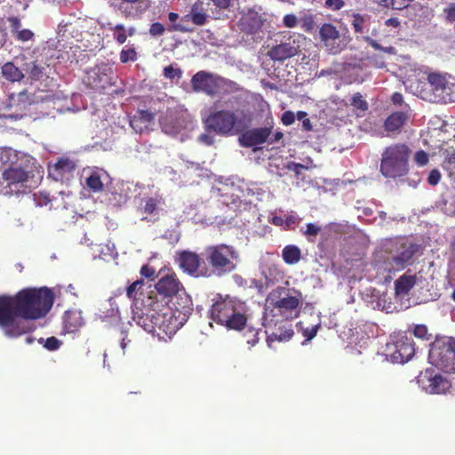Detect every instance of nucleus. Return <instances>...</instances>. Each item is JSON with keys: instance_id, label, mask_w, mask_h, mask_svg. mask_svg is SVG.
Listing matches in <instances>:
<instances>
[{"instance_id": "45", "label": "nucleus", "mask_w": 455, "mask_h": 455, "mask_svg": "<svg viewBox=\"0 0 455 455\" xmlns=\"http://www.w3.org/2000/svg\"><path fill=\"white\" fill-rule=\"evenodd\" d=\"M428 154L424 150H419L415 153L414 161L419 166H424L428 163Z\"/></svg>"}, {"instance_id": "22", "label": "nucleus", "mask_w": 455, "mask_h": 455, "mask_svg": "<svg viewBox=\"0 0 455 455\" xmlns=\"http://www.w3.org/2000/svg\"><path fill=\"white\" fill-rule=\"evenodd\" d=\"M204 4L198 0L196 2L188 13L191 23L195 26H204L207 23L209 15L204 9Z\"/></svg>"}, {"instance_id": "9", "label": "nucleus", "mask_w": 455, "mask_h": 455, "mask_svg": "<svg viewBox=\"0 0 455 455\" xmlns=\"http://www.w3.org/2000/svg\"><path fill=\"white\" fill-rule=\"evenodd\" d=\"M175 262L184 273L190 276L209 278V270L203 255L200 256L191 251H180L176 254Z\"/></svg>"}, {"instance_id": "4", "label": "nucleus", "mask_w": 455, "mask_h": 455, "mask_svg": "<svg viewBox=\"0 0 455 455\" xmlns=\"http://www.w3.org/2000/svg\"><path fill=\"white\" fill-rule=\"evenodd\" d=\"M202 255L209 270V277H220L233 272L239 261L236 248L227 243L208 245L204 249Z\"/></svg>"}, {"instance_id": "42", "label": "nucleus", "mask_w": 455, "mask_h": 455, "mask_svg": "<svg viewBox=\"0 0 455 455\" xmlns=\"http://www.w3.org/2000/svg\"><path fill=\"white\" fill-rule=\"evenodd\" d=\"M379 4L394 10H403L408 7V3H399L396 0H380Z\"/></svg>"}, {"instance_id": "39", "label": "nucleus", "mask_w": 455, "mask_h": 455, "mask_svg": "<svg viewBox=\"0 0 455 455\" xmlns=\"http://www.w3.org/2000/svg\"><path fill=\"white\" fill-rule=\"evenodd\" d=\"M164 76L170 80H173L174 78L180 79L182 76V70L180 68H175L172 64L164 68Z\"/></svg>"}, {"instance_id": "20", "label": "nucleus", "mask_w": 455, "mask_h": 455, "mask_svg": "<svg viewBox=\"0 0 455 455\" xmlns=\"http://www.w3.org/2000/svg\"><path fill=\"white\" fill-rule=\"evenodd\" d=\"M418 251L414 243H403L397 255L392 257V262L397 268H404Z\"/></svg>"}, {"instance_id": "41", "label": "nucleus", "mask_w": 455, "mask_h": 455, "mask_svg": "<svg viewBox=\"0 0 455 455\" xmlns=\"http://www.w3.org/2000/svg\"><path fill=\"white\" fill-rule=\"evenodd\" d=\"M443 168L449 172L450 176L455 175V152L449 154L443 163Z\"/></svg>"}, {"instance_id": "40", "label": "nucleus", "mask_w": 455, "mask_h": 455, "mask_svg": "<svg viewBox=\"0 0 455 455\" xmlns=\"http://www.w3.org/2000/svg\"><path fill=\"white\" fill-rule=\"evenodd\" d=\"M351 105L359 110L366 111L368 109V103L365 100L363 99L361 93L356 92L353 95L351 100Z\"/></svg>"}, {"instance_id": "16", "label": "nucleus", "mask_w": 455, "mask_h": 455, "mask_svg": "<svg viewBox=\"0 0 455 455\" xmlns=\"http://www.w3.org/2000/svg\"><path fill=\"white\" fill-rule=\"evenodd\" d=\"M237 25L242 32L254 35L261 28L263 20L258 12L248 9L242 13Z\"/></svg>"}, {"instance_id": "32", "label": "nucleus", "mask_w": 455, "mask_h": 455, "mask_svg": "<svg viewBox=\"0 0 455 455\" xmlns=\"http://www.w3.org/2000/svg\"><path fill=\"white\" fill-rule=\"evenodd\" d=\"M76 167V164L68 158H60L53 165L54 170L60 175L73 172Z\"/></svg>"}, {"instance_id": "51", "label": "nucleus", "mask_w": 455, "mask_h": 455, "mask_svg": "<svg viewBox=\"0 0 455 455\" xmlns=\"http://www.w3.org/2000/svg\"><path fill=\"white\" fill-rule=\"evenodd\" d=\"M441 180V173L437 169H434L430 172L427 177V183L431 186H436Z\"/></svg>"}, {"instance_id": "43", "label": "nucleus", "mask_w": 455, "mask_h": 455, "mask_svg": "<svg viewBox=\"0 0 455 455\" xmlns=\"http://www.w3.org/2000/svg\"><path fill=\"white\" fill-rule=\"evenodd\" d=\"M61 344L60 339L52 336L44 340V347L49 351H55L60 347Z\"/></svg>"}, {"instance_id": "59", "label": "nucleus", "mask_w": 455, "mask_h": 455, "mask_svg": "<svg viewBox=\"0 0 455 455\" xmlns=\"http://www.w3.org/2000/svg\"><path fill=\"white\" fill-rule=\"evenodd\" d=\"M198 140L200 142L207 145V146H211L213 144L214 142V139L212 135L210 134H207V133H203L201 134L199 137H198Z\"/></svg>"}, {"instance_id": "56", "label": "nucleus", "mask_w": 455, "mask_h": 455, "mask_svg": "<svg viewBox=\"0 0 455 455\" xmlns=\"http://www.w3.org/2000/svg\"><path fill=\"white\" fill-rule=\"evenodd\" d=\"M427 326L423 324L416 325L413 330L414 335L419 339H425L427 336Z\"/></svg>"}, {"instance_id": "52", "label": "nucleus", "mask_w": 455, "mask_h": 455, "mask_svg": "<svg viewBox=\"0 0 455 455\" xmlns=\"http://www.w3.org/2000/svg\"><path fill=\"white\" fill-rule=\"evenodd\" d=\"M283 23L286 28H295L298 24V19L294 14H286L283 19Z\"/></svg>"}, {"instance_id": "23", "label": "nucleus", "mask_w": 455, "mask_h": 455, "mask_svg": "<svg viewBox=\"0 0 455 455\" xmlns=\"http://www.w3.org/2000/svg\"><path fill=\"white\" fill-rule=\"evenodd\" d=\"M1 73L4 79L9 82H20L25 77L23 69L14 65L13 62H5L1 68Z\"/></svg>"}, {"instance_id": "6", "label": "nucleus", "mask_w": 455, "mask_h": 455, "mask_svg": "<svg viewBox=\"0 0 455 455\" xmlns=\"http://www.w3.org/2000/svg\"><path fill=\"white\" fill-rule=\"evenodd\" d=\"M411 149L405 143H394L383 149L379 172L387 179L401 178L409 172Z\"/></svg>"}, {"instance_id": "24", "label": "nucleus", "mask_w": 455, "mask_h": 455, "mask_svg": "<svg viewBox=\"0 0 455 455\" xmlns=\"http://www.w3.org/2000/svg\"><path fill=\"white\" fill-rule=\"evenodd\" d=\"M144 284V280L140 279L133 282L126 289L127 297L131 299H133L136 302V305L139 303L140 299H141V302L144 300L147 303V299H145V298H140L141 296H143ZM146 299H148V297ZM141 305L143 306L142 303Z\"/></svg>"}, {"instance_id": "3", "label": "nucleus", "mask_w": 455, "mask_h": 455, "mask_svg": "<svg viewBox=\"0 0 455 455\" xmlns=\"http://www.w3.org/2000/svg\"><path fill=\"white\" fill-rule=\"evenodd\" d=\"M210 314L212 321L228 330L243 331L248 321L245 303L230 296L216 300Z\"/></svg>"}, {"instance_id": "18", "label": "nucleus", "mask_w": 455, "mask_h": 455, "mask_svg": "<svg viewBox=\"0 0 455 455\" xmlns=\"http://www.w3.org/2000/svg\"><path fill=\"white\" fill-rule=\"evenodd\" d=\"M301 300L299 298L294 296H287L276 300L274 303V307L278 309L280 314L288 318H294L299 316V312H297L294 315H292V312L297 310V308L300 306Z\"/></svg>"}, {"instance_id": "8", "label": "nucleus", "mask_w": 455, "mask_h": 455, "mask_svg": "<svg viewBox=\"0 0 455 455\" xmlns=\"http://www.w3.org/2000/svg\"><path fill=\"white\" fill-rule=\"evenodd\" d=\"M29 172L20 166H10L2 173L0 185L6 196L20 195L26 192Z\"/></svg>"}, {"instance_id": "58", "label": "nucleus", "mask_w": 455, "mask_h": 455, "mask_svg": "<svg viewBox=\"0 0 455 455\" xmlns=\"http://www.w3.org/2000/svg\"><path fill=\"white\" fill-rule=\"evenodd\" d=\"M155 269L148 265H143L140 268V275L147 278H152L155 275Z\"/></svg>"}, {"instance_id": "19", "label": "nucleus", "mask_w": 455, "mask_h": 455, "mask_svg": "<svg viewBox=\"0 0 455 455\" xmlns=\"http://www.w3.org/2000/svg\"><path fill=\"white\" fill-rule=\"evenodd\" d=\"M299 52L298 47L294 43H282L276 44L268 51L267 55L274 61H283L290 59Z\"/></svg>"}, {"instance_id": "57", "label": "nucleus", "mask_w": 455, "mask_h": 455, "mask_svg": "<svg viewBox=\"0 0 455 455\" xmlns=\"http://www.w3.org/2000/svg\"><path fill=\"white\" fill-rule=\"evenodd\" d=\"M8 21L13 33H17L20 29L21 22L18 17H11L8 19Z\"/></svg>"}, {"instance_id": "15", "label": "nucleus", "mask_w": 455, "mask_h": 455, "mask_svg": "<svg viewBox=\"0 0 455 455\" xmlns=\"http://www.w3.org/2000/svg\"><path fill=\"white\" fill-rule=\"evenodd\" d=\"M409 118V110L395 111L390 114L384 121L383 125L387 136L394 137L399 134Z\"/></svg>"}, {"instance_id": "14", "label": "nucleus", "mask_w": 455, "mask_h": 455, "mask_svg": "<svg viewBox=\"0 0 455 455\" xmlns=\"http://www.w3.org/2000/svg\"><path fill=\"white\" fill-rule=\"evenodd\" d=\"M272 126L243 131L239 137L240 145L251 148L265 143L272 133Z\"/></svg>"}, {"instance_id": "49", "label": "nucleus", "mask_w": 455, "mask_h": 455, "mask_svg": "<svg viewBox=\"0 0 455 455\" xmlns=\"http://www.w3.org/2000/svg\"><path fill=\"white\" fill-rule=\"evenodd\" d=\"M445 20L448 22L455 21V3H451L446 8L443 9Z\"/></svg>"}, {"instance_id": "1", "label": "nucleus", "mask_w": 455, "mask_h": 455, "mask_svg": "<svg viewBox=\"0 0 455 455\" xmlns=\"http://www.w3.org/2000/svg\"><path fill=\"white\" fill-rule=\"evenodd\" d=\"M53 302V293L46 287L24 288L12 296L0 295V328L11 338L31 332L35 327L29 321L44 317Z\"/></svg>"}, {"instance_id": "53", "label": "nucleus", "mask_w": 455, "mask_h": 455, "mask_svg": "<svg viewBox=\"0 0 455 455\" xmlns=\"http://www.w3.org/2000/svg\"><path fill=\"white\" fill-rule=\"evenodd\" d=\"M34 36V33L29 29H20L17 32V39L22 42L31 40Z\"/></svg>"}, {"instance_id": "48", "label": "nucleus", "mask_w": 455, "mask_h": 455, "mask_svg": "<svg viewBox=\"0 0 455 455\" xmlns=\"http://www.w3.org/2000/svg\"><path fill=\"white\" fill-rule=\"evenodd\" d=\"M367 42L375 50L382 51L384 52L390 53V54L395 52V48L393 46L383 47L377 41H375L371 38H367Z\"/></svg>"}, {"instance_id": "50", "label": "nucleus", "mask_w": 455, "mask_h": 455, "mask_svg": "<svg viewBox=\"0 0 455 455\" xmlns=\"http://www.w3.org/2000/svg\"><path fill=\"white\" fill-rule=\"evenodd\" d=\"M320 324L312 326L311 328H306L303 330L302 334L306 338V340H311L314 339L319 330Z\"/></svg>"}, {"instance_id": "46", "label": "nucleus", "mask_w": 455, "mask_h": 455, "mask_svg": "<svg viewBox=\"0 0 455 455\" xmlns=\"http://www.w3.org/2000/svg\"><path fill=\"white\" fill-rule=\"evenodd\" d=\"M323 6L331 11H339L345 6L344 0H325Z\"/></svg>"}, {"instance_id": "54", "label": "nucleus", "mask_w": 455, "mask_h": 455, "mask_svg": "<svg viewBox=\"0 0 455 455\" xmlns=\"http://www.w3.org/2000/svg\"><path fill=\"white\" fill-rule=\"evenodd\" d=\"M321 231V228L314 223H308L306 226L304 234L307 236H315Z\"/></svg>"}, {"instance_id": "21", "label": "nucleus", "mask_w": 455, "mask_h": 455, "mask_svg": "<svg viewBox=\"0 0 455 455\" xmlns=\"http://www.w3.org/2000/svg\"><path fill=\"white\" fill-rule=\"evenodd\" d=\"M31 104V96L26 90L17 94L12 93L8 98V107L16 108L20 112L26 111Z\"/></svg>"}, {"instance_id": "35", "label": "nucleus", "mask_w": 455, "mask_h": 455, "mask_svg": "<svg viewBox=\"0 0 455 455\" xmlns=\"http://www.w3.org/2000/svg\"><path fill=\"white\" fill-rule=\"evenodd\" d=\"M85 185L92 191V192H100L103 190L104 185L101 181L100 176L97 172H92L89 177L85 180Z\"/></svg>"}, {"instance_id": "26", "label": "nucleus", "mask_w": 455, "mask_h": 455, "mask_svg": "<svg viewBox=\"0 0 455 455\" xmlns=\"http://www.w3.org/2000/svg\"><path fill=\"white\" fill-rule=\"evenodd\" d=\"M415 283V276L403 275L395 282V292L400 295H405L412 289Z\"/></svg>"}, {"instance_id": "64", "label": "nucleus", "mask_w": 455, "mask_h": 455, "mask_svg": "<svg viewBox=\"0 0 455 455\" xmlns=\"http://www.w3.org/2000/svg\"><path fill=\"white\" fill-rule=\"evenodd\" d=\"M302 126L305 131L310 132L313 129L311 121L308 118H306L302 121Z\"/></svg>"}, {"instance_id": "11", "label": "nucleus", "mask_w": 455, "mask_h": 455, "mask_svg": "<svg viewBox=\"0 0 455 455\" xmlns=\"http://www.w3.org/2000/svg\"><path fill=\"white\" fill-rule=\"evenodd\" d=\"M320 39L330 53L338 54L347 45L345 38L341 36L337 28L331 23H324L319 29Z\"/></svg>"}, {"instance_id": "38", "label": "nucleus", "mask_w": 455, "mask_h": 455, "mask_svg": "<svg viewBox=\"0 0 455 455\" xmlns=\"http://www.w3.org/2000/svg\"><path fill=\"white\" fill-rule=\"evenodd\" d=\"M301 28L307 33H312L315 28V17L312 14H306L301 18Z\"/></svg>"}, {"instance_id": "10", "label": "nucleus", "mask_w": 455, "mask_h": 455, "mask_svg": "<svg viewBox=\"0 0 455 455\" xmlns=\"http://www.w3.org/2000/svg\"><path fill=\"white\" fill-rule=\"evenodd\" d=\"M225 80L212 73L201 70L191 78V86L194 92H204L208 96H214L220 92Z\"/></svg>"}, {"instance_id": "61", "label": "nucleus", "mask_w": 455, "mask_h": 455, "mask_svg": "<svg viewBox=\"0 0 455 455\" xmlns=\"http://www.w3.org/2000/svg\"><path fill=\"white\" fill-rule=\"evenodd\" d=\"M140 116L146 122H151L154 119V115L147 110L140 111Z\"/></svg>"}, {"instance_id": "60", "label": "nucleus", "mask_w": 455, "mask_h": 455, "mask_svg": "<svg viewBox=\"0 0 455 455\" xmlns=\"http://www.w3.org/2000/svg\"><path fill=\"white\" fill-rule=\"evenodd\" d=\"M391 101L395 105L401 106L403 103V96L400 92H394L391 96Z\"/></svg>"}, {"instance_id": "27", "label": "nucleus", "mask_w": 455, "mask_h": 455, "mask_svg": "<svg viewBox=\"0 0 455 455\" xmlns=\"http://www.w3.org/2000/svg\"><path fill=\"white\" fill-rule=\"evenodd\" d=\"M44 67L39 65L36 61H30L25 63L23 71L28 76V78L31 81H38L43 77Z\"/></svg>"}, {"instance_id": "36", "label": "nucleus", "mask_w": 455, "mask_h": 455, "mask_svg": "<svg viewBox=\"0 0 455 455\" xmlns=\"http://www.w3.org/2000/svg\"><path fill=\"white\" fill-rule=\"evenodd\" d=\"M121 63H127L129 61H135L138 59V54L134 47L124 48L120 52Z\"/></svg>"}, {"instance_id": "63", "label": "nucleus", "mask_w": 455, "mask_h": 455, "mask_svg": "<svg viewBox=\"0 0 455 455\" xmlns=\"http://www.w3.org/2000/svg\"><path fill=\"white\" fill-rule=\"evenodd\" d=\"M306 167L301 164L297 163H291V165H289V169L294 171L297 174L299 173L301 169H305Z\"/></svg>"}, {"instance_id": "47", "label": "nucleus", "mask_w": 455, "mask_h": 455, "mask_svg": "<svg viewBox=\"0 0 455 455\" xmlns=\"http://www.w3.org/2000/svg\"><path fill=\"white\" fill-rule=\"evenodd\" d=\"M165 31L164 26L160 22H154L149 28V34L152 36H160L164 35Z\"/></svg>"}, {"instance_id": "31", "label": "nucleus", "mask_w": 455, "mask_h": 455, "mask_svg": "<svg viewBox=\"0 0 455 455\" xmlns=\"http://www.w3.org/2000/svg\"><path fill=\"white\" fill-rule=\"evenodd\" d=\"M294 332L291 328V325L285 326L283 325L282 328L276 330V331H273L267 337L268 341L278 340V341H286L292 338Z\"/></svg>"}, {"instance_id": "7", "label": "nucleus", "mask_w": 455, "mask_h": 455, "mask_svg": "<svg viewBox=\"0 0 455 455\" xmlns=\"http://www.w3.org/2000/svg\"><path fill=\"white\" fill-rule=\"evenodd\" d=\"M428 360L436 368L447 373H455V338H436L431 344Z\"/></svg>"}, {"instance_id": "33", "label": "nucleus", "mask_w": 455, "mask_h": 455, "mask_svg": "<svg viewBox=\"0 0 455 455\" xmlns=\"http://www.w3.org/2000/svg\"><path fill=\"white\" fill-rule=\"evenodd\" d=\"M108 28L113 31V38L118 44H123L126 42L128 35L126 34V28L123 24L113 26L111 23H108Z\"/></svg>"}, {"instance_id": "55", "label": "nucleus", "mask_w": 455, "mask_h": 455, "mask_svg": "<svg viewBox=\"0 0 455 455\" xmlns=\"http://www.w3.org/2000/svg\"><path fill=\"white\" fill-rule=\"evenodd\" d=\"M283 124L288 126L294 123L295 121V115L291 111H285L283 113L281 117Z\"/></svg>"}, {"instance_id": "5", "label": "nucleus", "mask_w": 455, "mask_h": 455, "mask_svg": "<svg viewBox=\"0 0 455 455\" xmlns=\"http://www.w3.org/2000/svg\"><path fill=\"white\" fill-rule=\"evenodd\" d=\"M251 121V116L243 110H218L212 112L205 120L207 130L217 134L228 136L241 133Z\"/></svg>"}, {"instance_id": "29", "label": "nucleus", "mask_w": 455, "mask_h": 455, "mask_svg": "<svg viewBox=\"0 0 455 455\" xmlns=\"http://www.w3.org/2000/svg\"><path fill=\"white\" fill-rule=\"evenodd\" d=\"M427 82L432 91L435 92H443L447 86V79L445 76L439 73H431L427 76Z\"/></svg>"}, {"instance_id": "34", "label": "nucleus", "mask_w": 455, "mask_h": 455, "mask_svg": "<svg viewBox=\"0 0 455 455\" xmlns=\"http://www.w3.org/2000/svg\"><path fill=\"white\" fill-rule=\"evenodd\" d=\"M191 20L188 14L182 16L180 19L179 23L173 24L171 28V31H180L183 33H190L195 30V27L190 25Z\"/></svg>"}, {"instance_id": "17", "label": "nucleus", "mask_w": 455, "mask_h": 455, "mask_svg": "<svg viewBox=\"0 0 455 455\" xmlns=\"http://www.w3.org/2000/svg\"><path fill=\"white\" fill-rule=\"evenodd\" d=\"M392 357L399 363L408 362L414 355L415 348L412 341L407 337H401L394 344Z\"/></svg>"}, {"instance_id": "30", "label": "nucleus", "mask_w": 455, "mask_h": 455, "mask_svg": "<svg viewBox=\"0 0 455 455\" xmlns=\"http://www.w3.org/2000/svg\"><path fill=\"white\" fill-rule=\"evenodd\" d=\"M96 76H90L89 79V85L92 89L99 92H103L108 85H110V83L108 82V77L107 75H100L95 74Z\"/></svg>"}, {"instance_id": "12", "label": "nucleus", "mask_w": 455, "mask_h": 455, "mask_svg": "<svg viewBox=\"0 0 455 455\" xmlns=\"http://www.w3.org/2000/svg\"><path fill=\"white\" fill-rule=\"evenodd\" d=\"M419 382L423 389L429 394H443L451 388L450 381L435 372L433 369H427L419 376Z\"/></svg>"}, {"instance_id": "28", "label": "nucleus", "mask_w": 455, "mask_h": 455, "mask_svg": "<svg viewBox=\"0 0 455 455\" xmlns=\"http://www.w3.org/2000/svg\"><path fill=\"white\" fill-rule=\"evenodd\" d=\"M211 11L214 18L221 11L228 10L231 4V0H200Z\"/></svg>"}, {"instance_id": "2", "label": "nucleus", "mask_w": 455, "mask_h": 455, "mask_svg": "<svg viewBox=\"0 0 455 455\" xmlns=\"http://www.w3.org/2000/svg\"><path fill=\"white\" fill-rule=\"evenodd\" d=\"M145 315L139 317L138 324L148 332H154L158 329L168 336L177 332L188 320L191 307H182V309L165 307L159 309V303L156 296H148L147 303L143 300Z\"/></svg>"}, {"instance_id": "25", "label": "nucleus", "mask_w": 455, "mask_h": 455, "mask_svg": "<svg viewBox=\"0 0 455 455\" xmlns=\"http://www.w3.org/2000/svg\"><path fill=\"white\" fill-rule=\"evenodd\" d=\"M282 258L286 264L294 265L301 259V251L296 245H286L282 251Z\"/></svg>"}, {"instance_id": "37", "label": "nucleus", "mask_w": 455, "mask_h": 455, "mask_svg": "<svg viewBox=\"0 0 455 455\" xmlns=\"http://www.w3.org/2000/svg\"><path fill=\"white\" fill-rule=\"evenodd\" d=\"M160 202L161 200L156 197L147 198L142 209L143 212L148 215H153L156 212Z\"/></svg>"}, {"instance_id": "13", "label": "nucleus", "mask_w": 455, "mask_h": 455, "mask_svg": "<svg viewBox=\"0 0 455 455\" xmlns=\"http://www.w3.org/2000/svg\"><path fill=\"white\" fill-rule=\"evenodd\" d=\"M155 286L157 292L164 297H172L183 290L176 273L170 269L159 272V280Z\"/></svg>"}, {"instance_id": "44", "label": "nucleus", "mask_w": 455, "mask_h": 455, "mask_svg": "<svg viewBox=\"0 0 455 455\" xmlns=\"http://www.w3.org/2000/svg\"><path fill=\"white\" fill-rule=\"evenodd\" d=\"M364 21H365L364 18L362 15H360L358 13H355L353 15L352 26L355 32L363 33V27Z\"/></svg>"}, {"instance_id": "62", "label": "nucleus", "mask_w": 455, "mask_h": 455, "mask_svg": "<svg viewBox=\"0 0 455 455\" xmlns=\"http://www.w3.org/2000/svg\"><path fill=\"white\" fill-rule=\"evenodd\" d=\"M385 25L387 27L397 28L400 26V21L397 18H389L385 21Z\"/></svg>"}]
</instances>
